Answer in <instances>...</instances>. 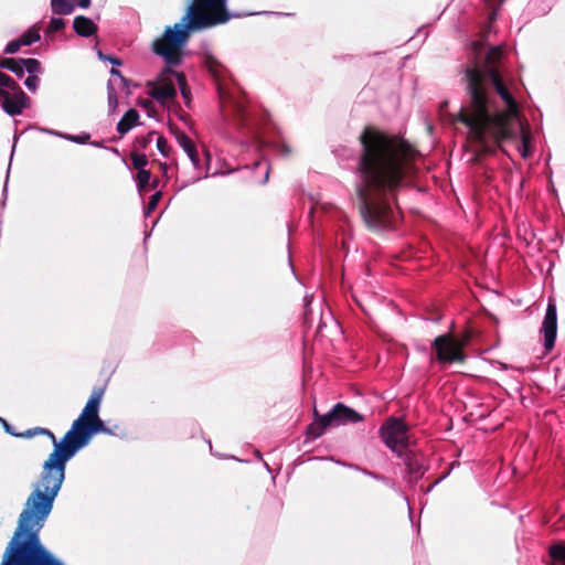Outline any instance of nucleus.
I'll use <instances>...</instances> for the list:
<instances>
[{
    "label": "nucleus",
    "mask_w": 565,
    "mask_h": 565,
    "mask_svg": "<svg viewBox=\"0 0 565 565\" xmlns=\"http://www.w3.org/2000/svg\"><path fill=\"white\" fill-rule=\"evenodd\" d=\"M227 0H193L181 21L168 26L163 35L153 42V52L169 65H179L182 47L191 32L223 24L231 19L226 9Z\"/></svg>",
    "instance_id": "obj_4"
},
{
    "label": "nucleus",
    "mask_w": 565,
    "mask_h": 565,
    "mask_svg": "<svg viewBox=\"0 0 565 565\" xmlns=\"http://www.w3.org/2000/svg\"><path fill=\"white\" fill-rule=\"evenodd\" d=\"M73 28L81 36H90L97 30L96 24L89 18L84 15H78L74 19Z\"/></svg>",
    "instance_id": "obj_14"
},
{
    "label": "nucleus",
    "mask_w": 565,
    "mask_h": 565,
    "mask_svg": "<svg viewBox=\"0 0 565 565\" xmlns=\"http://www.w3.org/2000/svg\"><path fill=\"white\" fill-rule=\"evenodd\" d=\"M174 77H175V81H177V85L179 86V88L181 90L182 97L185 99V103L189 104V102H190V90H189V88L186 86V79H185L184 74L175 73Z\"/></svg>",
    "instance_id": "obj_22"
},
{
    "label": "nucleus",
    "mask_w": 565,
    "mask_h": 565,
    "mask_svg": "<svg viewBox=\"0 0 565 565\" xmlns=\"http://www.w3.org/2000/svg\"><path fill=\"white\" fill-rule=\"evenodd\" d=\"M277 151L281 154H288L290 152L289 148L284 143L277 145Z\"/></svg>",
    "instance_id": "obj_40"
},
{
    "label": "nucleus",
    "mask_w": 565,
    "mask_h": 565,
    "mask_svg": "<svg viewBox=\"0 0 565 565\" xmlns=\"http://www.w3.org/2000/svg\"><path fill=\"white\" fill-rule=\"evenodd\" d=\"M384 444L397 456H404L408 447V428L399 418L391 417L381 427Z\"/></svg>",
    "instance_id": "obj_6"
},
{
    "label": "nucleus",
    "mask_w": 565,
    "mask_h": 565,
    "mask_svg": "<svg viewBox=\"0 0 565 565\" xmlns=\"http://www.w3.org/2000/svg\"><path fill=\"white\" fill-rule=\"evenodd\" d=\"M19 39L21 40L22 45H31L40 40L39 30L35 28H31L26 32H24Z\"/></svg>",
    "instance_id": "obj_21"
},
{
    "label": "nucleus",
    "mask_w": 565,
    "mask_h": 565,
    "mask_svg": "<svg viewBox=\"0 0 565 565\" xmlns=\"http://www.w3.org/2000/svg\"><path fill=\"white\" fill-rule=\"evenodd\" d=\"M338 426L359 423L363 417L354 409L343 405L342 403L335 404Z\"/></svg>",
    "instance_id": "obj_13"
},
{
    "label": "nucleus",
    "mask_w": 565,
    "mask_h": 565,
    "mask_svg": "<svg viewBox=\"0 0 565 565\" xmlns=\"http://www.w3.org/2000/svg\"><path fill=\"white\" fill-rule=\"evenodd\" d=\"M553 565H565V543H557L550 547Z\"/></svg>",
    "instance_id": "obj_18"
},
{
    "label": "nucleus",
    "mask_w": 565,
    "mask_h": 565,
    "mask_svg": "<svg viewBox=\"0 0 565 565\" xmlns=\"http://www.w3.org/2000/svg\"><path fill=\"white\" fill-rule=\"evenodd\" d=\"M0 422H2V423H3V427H4V430H6L7 433H9V434H10V435H12V436H17V435H18V434H15V433L12 430V427H11V426H10V425L4 420V419H2L1 417H0Z\"/></svg>",
    "instance_id": "obj_39"
},
{
    "label": "nucleus",
    "mask_w": 565,
    "mask_h": 565,
    "mask_svg": "<svg viewBox=\"0 0 565 565\" xmlns=\"http://www.w3.org/2000/svg\"><path fill=\"white\" fill-rule=\"evenodd\" d=\"M360 141V213L369 228L385 230L397 222L396 195L415 174L418 153L405 140L370 128Z\"/></svg>",
    "instance_id": "obj_2"
},
{
    "label": "nucleus",
    "mask_w": 565,
    "mask_h": 565,
    "mask_svg": "<svg viewBox=\"0 0 565 565\" xmlns=\"http://www.w3.org/2000/svg\"><path fill=\"white\" fill-rule=\"evenodd\" d=\"M38 435V430H34V428L32 429H28L21 434H18L17 436L18 437H23V438H31V437H34Z\"/></svg>",
    "instance_id": "obj_38"
},
{
    "label": "nucleus",
    "mask_w": 565,
    "mask_h": 565,
    "mask_svg": "<svg viewBox=\"0 0 565 565\" xmlns=\"http://www.w3.org/2000/svg\"><path fill=\"white\" fill-rule=\"evenodd\" d=\"M76 0H51L53 13L58 15L71 14L75 9Z\"/></svg>",
    "instance_id": "obj_16"
},
{
    "label": "nucleus",
    "mask_w": 565,
    "mask_h": 565,
    "mask_svg": "<svg viewBox=\"0 0 565 565\" xmlns=\"http://www.w3.org/2000/svg\"><path fill=\"white\" fill-rule=\"evenodd\" d=\"M110 75H111L110 79H114L116 82V87H120L121 89H126V90L129 89V81L122 76L120 71L113 67L110 70Z\"/></svg>",
    "instance_id": "obj_23"
},
{
    "label": "nucleus",
    "mask_w": 565,
    "mask_h": 565,
    "mask_svg": "<svg viewBox=\"0 0 565 565\" xmlns=\"http://www.w3.org/2000/svg\"><path fill=\"white\" fill-rule=\"evenodd\" d=\"M23 46L22 43H21V40L20 39H17V40H13V41H10L6 47H4V53L6 54H14L17 53L20 47Z\"/></svg>",
    "instance_id": "obj_32"
},
{
    "label": "nucleus",
    "mask_w": 565,
    "mask_h": 565,
    "mask_svg": "<svg viewBox=\"0 0 565 565\" xmlns=\"http://www.w3.org/2000/svg\"><path fill=\"white\" fill-rule=\"evenodd\" d=\"M90 1L92 0H78L77 4L83 8V9H86L90 6Z\"/></svg>",
    "instance_id": "obj_41"
},
{
    "label": "nucleus",
    "mask_w": 565,
    "mask_h": 565,
    "mask_svg": "<svg viewBox=\"0 0 565 565\" xmlns=\"http://www.w3.org/2000/svg\"><path fill=\"white\" fill-rule=\"evenodd\" d=\"M486 3L492 7V11L489 13V21L492 22L497 19L498 7L504 2V0H484Z\"/></svg>",
    "instance_id": "obj_29"
},
{
    "label": "nucleus",
    "mask_w": 565,
    "mask_h": 565,
    "mask_svg": "<svg viewBox=\"0 0 565 565\" xmlns=\"http://www.w3.org/2000/svg\"><path fill=\"white\" fill-rule=\"evenodd\" d=\"M204 64L213 77L217 81L218 95L223 104H228V107L237 114L242 121H244L245 105L242 100L235 97V92L232 88L228 90L223 85L224 66L222 63L211 53H206L204 56Z\"/></svg>",
    "instance_id": "obj_5"
},
{
    "label": "nucleus",
    "mask_w": 565,
    "mask_h": 565,
    "mask_svg": "<svg viewBox=\"0 0 565 565\" xmlns=\"http://www.w3.org/2000/svg\"><path fill=\"white\" fill-rule=\"evenodd\" d=\"M15 61L17 60H13V58L1 57L0 58V67L9 70L11 72Z\"/></svg>",
    "instance_id": "obj_36"
},
{
    "label": "nucleus",
    "mask_w": 565,
    "mask_h": 565,
    "mask_svg": "<svg viewBox=\"0 0 565 565\" xmlns=\"http://www.w3.org/2000/svg\"><path fill=\"white\" fill-rule=\"evenodd\" d=\"M175 139H177L179 146L183 149V151L186 153V156L191 160L194 168H198L199 163H200V159H199L198 150H196L194 142L183 131L175 132Z\"/></svg>",
    "instance_id": "obj_12"
},
{
    "label": "nucleus",
    "mask_w": 565,
    "mask_h": 565,
    "mask_svg": "<svg viewBox=\"0 0 565 565\" xmlns=\"http://www.w3.org/2000/svg\"><path fill=\"white\" fill-rule=\"evenodd\" d=\"M157 149L160 151V153L164 157L168 156V141L162 136L158 137L157 139Z\"/></svg>",
    "instance_id": "obj_34"
},
{
    "label": "nucleus",
    "mask_w": 565,
    "mask_h": 565,
    "mask_svg": "<svg viewBox=\"0 0 565 565\" xmlns=\"http://www.w3.org/2000/svg\"><path fill=\"white\" fill-rule=\"evenodd\" d=\"M175 73L168 67L156 81L147 83L148 94L161 105L168 104L177 96Z\"/></svg>",
    "instance_id": "obj_7"
},
{
    "label": "nucleus",
    "mask_w": 565,
    "mask_h": 565,
    "mask_svg": "<svg viewBox=\"0 0 565 565\" xmlns=\"http://www.w3.org/2000/svg\"><path fill=\"white\" fill-rule=\"evenodd\" d=\"M150 179H151L150 171H148V170L138 171V173L136 175V180H137V186H138L139 192H142L145 190V188L149 184Z\"/></svg>",
    "instance_id": "obj_25"
},
{
    "label": "nucleus",
    "mask_w": 565,
    "mask_h": 565,
    "mask_svg": "<svg viewBox=\"0 0 565 565\" xmlns=\"http://www.w3.org/2000/svg\"><path fill=\"white\" fill-rule=\"evenodd\" d=\"M404 455H405L404 462H405V466H406V469H407L411 480H417L423 475L422 465L418 462V460L414 456L408 455V454H404Z\"/></svg>",
    "instance_id": "obj_17"
},
{
    "label": "nucleus",
    "mask_w": 565,
    "mask_h": 565,
    "mask_svg": "<svg viewBox=\"0 0 565 565\" xmlns=\"http://www.w3.org/2000/svg\"><path fill=\"white\" fill-rule=\"evenodd\" d=\"M315 422L310 424L307 428V435L311 439L320 437L328 427L338 426L335 405L329 413L321 416L318 414L317 411H315Z\"/></svg>",
    "instance_id": "obj_11"
},
{
    "label": "nucleus",
    "mask_w": 565,
    "mask_h": 565,
    "mask_svg": "<svg viewBox=\"0 0 565 565\" xmlns=\"http://www.w3.org/2000/svg\"><path fill=\"white\" fill-rule=\"evenodd\" d=\"M131 161L134 168L138 169V171L145 170L143 168L148 164V159L146 154L132 153Z\"/></svg>",
    "instance_id": "obj_26"
},
{
    "label": "nucleus",
    "mask_w": 565,
    "mask_h": 565,
    "mask_svg": "<svg viewBox=\"0 0 565 565\" xmlns=\"http://www.w3.org/2000/svg\"><path fill=\"white\" fill-rule=\"evenodd\" d=\"M107 99L108 107L110 111H115L118 106V97L116 93V82L114 79H109L107 84Z\"/></svg>",
    "instance_id": "obj_20"
},
{
    "label": "nucleus",
    "mask_w": 565,
    "mask_h": 565,
    "mask_svg": "<svg viewBox=\"0 0 565 565\" xmlns=\"http://www.w3.org/2000/svg\"><path fill=\"white\" fill-rule=\"evenodd\" d=\"M103 391H94L78 418L56 446V451L51 452L44 461L40 479L33 483L18 518L1 565H62L42 545L40 532L65 480L67 461L89 443L94 434L109 431L98 416Z\"/></svg>",
    "instance_id": "obj_1"
},
{
    "label": "nucleus",
    "mask_w": 565,
    "mask_h": 565,
    "mask_svg": "<svg viewBox=\"0 0 565 565\" xmlns=\"http://www.w3.org/2000/svg\"><path fill=\"white\" fill-rule=\"evenodd\" d=\"M501 55V46H493L487 53L484 72L467 70L470 104L461 107L451 121L465 124L469 139L483 152H491L502 141L515 139L520 135L518 151L526 159L533 153L532 135L529 126L519 117L516 100L493 66Z\"/></svg>",
    "instance_id": "obj_3"
},
{
    "label": "nucleus",
    "mask_w": 565,
    "mask_h": 565,
    "mask_svg": "<svg viewBox=\"0 0 565 565\" xmlns=\"http://www.w3.org/2000/svg\"><path fill=\"white\" fill-rule=\"evenodd\" d=\"M447 106V102H444V104L441 105V109Z\"/></svg>",
    "instance_id": "obj_45"
},
{
    "label": "nucleus",
    "mask_w": 565,
    "mask_h": 565,
    "mask_svg": "<svg viewBox=\"0 0 565 565\" xmlns=\"http://www.w3.org/2000/svg\"><path fill=\"white\" fill-rule=\"evenodd\" d=\"M39 84L40 78L36 75H29L24 81L25 87L31 92H36Z\"/></svg>",
    "instance_id": "obj_31"
},
{
    "label": "nucleus",
    "mask_w": 565,
    "mask_h": 565,
    "mask_svg": "<svg viewBox=\"0 0 565 565\" xmlns=\"http://www.w3.org/2000/svg\"><path fill=\"white\" fill-rule=\"evenodd\" d=\"M65 26V22L62 18H52L49 25V31L57 32Z\"/></svg>",
    "instance_id": "obj_33"
},
{
    "label": "nucleus",
    "mask_w": 565,
    "mask_h": 565,
    "mask_svg": "<svg viewBox=\"0 0 565 565\" xmlns=\"http://www.w3.org/2000/svg\"><path fill=\"white\" fill-rule=\"evenodd\" d=\"M160 199H161L160 191H157L154 194L151 195V198L146 206V210H145L146 216H149L150 213L157 209Z\"/></svg>",
    "instance_id": "obj_28"
},
{
    "label": "nucleus",
    "mask_w": 565,
    "mask_h": 565,
    "mask_svg": "<svg viewBox=\"0 0 565 565\" xmlns=\"http://www.w3.org/2000/svg\"><path fill=\"white\" fill-rule=\"evenodd\" d=\"M268 175H269V170H268V168H267V169H266V174H265V178H264L263 183L267 182V180H268Z\"/></svg>",
    "instance_id": "obj_43"
},
{
    "label": "nucleus",
    "mask_w": 565,
    "mask_h": 565,
    "mask_svg": "<svg viewBox=\"0 0 565 565\" xmlns=\"http://www.w3.org/2000/svg\"><path fill=\"white\" fill-rule=\"evenodd\" d=\"M98 55L102 60L109 61L113 65H117V66L121 65V61L117 57L104 55L102 52H99Z\"/></svg>",
    "instance_id": "obj_37"
},
{
    "label": "nucleus",
    "mask_w": 565,
    "mask_h": 565,
    "mask_svg": "<svg viewBox=\"0 0 565 565\" xmlns=\"http://www.w3.org/2000/svg\"><path fill=\"white\" fill-rule=\"evenodd\" d=\"M2 74H3V73H2V72H0V76H2Z\"/></svg>",
    "instance_id": "obj_46"
},
{
    "label": "nucleus",
    "mask_w": 565,
    "mask_h": 565,
    "mask_svg": "<svg viewBox=\"0 0 565 565\" xmlns=\"http://www.w3.org/2000/svg\"><path fill=\"white\" fill-rule=\"evenodd\" d=\"M463 341H459L450 334H443L433 341V348L436 351V359L440 363L463 362Z\"/></svg>",
    "instance_id": "obj_8"
},
{
    "label": "nucleus",
    "mask_w": 565,
    "mask_h": 565,
    "mask_svg": "<svg viewBox=\"0 0 565 565\" xmlns=\"http://www.w3.org/2000/svg\"><path fill=\"white\" fill-rule=\"evenodd\" d=\"M23 64L24 72H28L30 75H36L42 71L41 63L35 58H24Z\"/></svg>",
    "instance_id": "obj_24"
},
{
    "label": "nucleus",
    "mask_w": 565,
    "mask_h": 565,
    "mask_svg": "<svg viewBox=\"0 0 565 565\" xmlns=\"http://www.w3.org/2000/svg\"><path fill=\"white\" fill-rule=\"evenodd\" d=\"M0 100L3 110L10 116H17L22 114V110L26 107L29 97L22 89L9 93L3 88H0Z\"/></svg>",
    "instance_id": "obj_10"
},
{
    "label": "nucleus",
    "mask_w": 565,
    "mask_h": 565,
    "mask_svg": "<svg viewBox=\"0 0 565 565\" xmlns=\"http://www.w3.org/2000/svg\"><path fill=\"white\" fill-rule=\"evenodd\" d=\"M44 131L50 135L57 136L60 138L70 140L75 143H81V145L86 143L88 141V139L90 138L89 134H86V132H83L81 135H68V134H63V132H58V131L50 130V129H44Z\"/></svg>",
    "instance_id": "obj_19"
},
{
    "label": "nucleus",
    "mask_w": 565,
    "mask_h": 565,
    "mask_svg": "<svg viewBox=\"0 0 565 565\" xmlns=\"http://www.w3.org/2000/svg\"><path fill=\"white\" fill-rule=\"evenodd\" d=\"M34 430H38V435H46L47 437H50V439L52 440V444L54 446V449L52 452H55L56 446L60 444L61 440H57L55 435L46 428L35 427Z\"/></svg>",
    "instance_id": "obj_30"
},
{
    "label": "nucleus",
    "mask_w": 565,
    "mask_h": 565,
    "mask_svg": "<svg viewBox=\"0 0 565 565\" xmlns=\"http://www.w3.org/2000/svg\"><path fill=\"white\" fill-rule=\"evenodd\" d=\"M541 332L544 339V348L547 351L552 350L557 334V310L556 305L552 299L548 300Z\"/></svg>",
    "instance_id": "obj_9"
},
{
    "label": "nucleus",
    "mask_w": 565,
    "mask_h": 565,
    "mask_svg": "<svg viewBox=\"0 0 565 565\" xmlns=\"http://www.w3.org/2000/svg\"><path fill=\"white\" fill-rule=\"evenodd\" d=\"M11 72L14 73L19 77L23 76V74H24L23 58L15 61Z\"/></svg>",
    "instance_id": "obj_35"
},
{
    "label": "nucleus",
    "mask_w": 565,
    "mask_h": 565,
    "mask_svg": "<svg viewBox=\"0 0 565 565\" xmlns=\"http://www.w3.org/2000/svg\"><path fill=\"white\" fill-rule=\"evenodd\" d=\"M161 168H162L163 172H164V173H167L168 166H167V164H163V166H161Z\"/></svg>",
    "instance_id": "obj_44"
},
{
    "label": "nucleus",
    "mask_w": 565,
    "mask_h": 565,
    "mask_svg": "<svg viewBox=\"0 0 565 565\" xmlns=\"http://www.w3.org/2000/svg\"><path fill=\"white\" fill-rule=\"evenodd\" d=\"M139 119V114L136 109L131 108L125 113L122 118L117 124V131L120 135L127 134L130 129H132Z\"/></svg>",
    "instance_id": "obj_15"
},
{
    "label": "nucleus",
    "mask_w": 565,
    "mask_h": 565,
    "mask_svg": "<svg viewBox=\"0 0 565 565\" xmlns=\"http://www.w3.org/2000/svg\"><path fill=\"white\" fill-rule=\"evenodd\" d=\"M0 86L6 87L12 92H15L18 89H21V87L7 74H2L0 76Z\"/></svg>",
    "instance_id": "obj_27"
},
{
    "label": "nucleus",
    "mask_w": 565,
    "mask_h": 565,
    "mask_svg": "<svg viewBox=\"0 0 565 565\" xmlns=\"http://www.w3.org/2000/svg\"><path fill=\"white\" fill-rule=\"evenodd\" d=\"M361 471H362L363 473L367 475V476L373 477L374 479H379V480L381 479L379 476L374 475L373 472H369V471L363 470V469H361Z\"/></svg>",
    "instance_id": "obj_42"
}]
</instances>
